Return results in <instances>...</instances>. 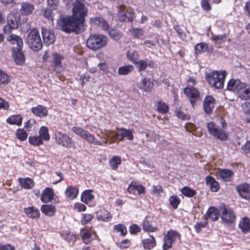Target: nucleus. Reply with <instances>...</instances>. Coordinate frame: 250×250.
Here are the masks:
<instances>
[{"label": "nucleus", "mask_w": 250, "mask_h": 250, "mask_svg": "<svg viewBox=\"0 0 250 250\" xmlns=\"http://www.w3.org/2000/svg\"><path fill=\"white\" fill-rule=\"evenodd\" d=\"M58 27L63 32L69 33H79L83 27V24L73 17H61L57 21Z\"/></svg>", "instance_id": "1"}, {"label": "nucleus", "mask_w": 250, "mask_h": 250, "mask_svg": "<svg viewBox=\"0 0 250 250\" xmlns=\"http://www.w3.org/2000/svg\"><path fill=\"white\" fill-rule=\"evenodd\" d=\"M226 76L225 71H214L206 74V80L210 85L221 89L223 87Z\"/></svg>", "instance_id": "2"}, {"label": "nucleus", "mask_w": 250, "mask_h": 250, "mask_svg": "<svg viewBox=\"0 0 250 250\" xmlns=\"http://www.w3.org/2000/svg\"><path fill=\"white\" fill-rule=\"evenodd\" d=\"M85 1V0H77L74 3L72 11L73 13L72 17L76 20L81 21L83 24L85 21V17L87 14V8L83 2Z\"/></svg>", "instance_id": "3"}, {"label": "nucleus", "mask_w": 250, "mask_h": 250, "mask_svg": "<svg viewBox=\"0 0 250 250\" xmlns=\"http://www.w3.org/2000/svg\"><path fill=\"white\" fill-rule=\"evenodd\" d=\"M107 43L106 37L101 35H92L86 41L88 48L93 50H96L104 46Z\"/></svg>", "instance_id": "4"}, {"label": "nucleus", "mask_w": 250, "mask_h": 250, "mask_svg": "<svg viewBox=\"0 0 250 250\" xmlns=\"http://www.w3.org/2000/svg\"><path fill=\"white\" fill-rule=\"evenodd\" d=\"M72 130L90 144L100 146L104 145L103 142L98 140L94 135L80 127L73 126L72 128Z\"/></svg>", "instance_id": "5"}, {"label": "nucleus", "mask_w": 250, "mask_h": 250, "mask_svg": "<svg viewBox=\"0 0 250 250\" xmlns=\"http://www.w3.org/2000/svg\"><path fill=\"white\" fill-rule=\"evenodd\" d=\"M27 41L30 48L34 51H38L42 47L41 38L39 31L36 29H33L29 32Z\"/></svg>", "instance_id": "6"}, {"label": "nucleus", "mask_w": 250, "mask_h": 250, "mask_svg": "<svg viewBox=\"0 0 250 250\" xmlns=\"http://www.w3.org/2000/svg\"><path fill=\"white\" fill-rule=\"evenodd\" d=\"M184 92L189 99L192 107L195 108L196 103L201 100L199 92L193 86H189L184 88Z\"/></svg>", "instance_id": "7"}, {"label": "nucleus", "mask_w": 250, "mask_h": 250, "mask_svg": "<svg viewBox=\"0 0 250 250\" xmlns=\"http://www.w3.org/2000/svg\"><path fill=\"white\" fill-rule=\"evenodd\" d=\"M55 139L59 145L64 147L71 148L75 145V143L72 138L64 133L57 132L55 134Z\"/></svg>", "instance_id": "8"}, {"label": "nucleus", "mask_w": 250, "mask_h": 250, "mask_svg": "<svg viewBox=\"0 0 250 250\" xmlns=\"http://www.w3.org/2000/svg\"><path fill=\"white\" fill-rule=\"evenodd\" d=\"M180 236L178 232L174 230H170L166 234H164L163 250H167L170 248L176 239L180 238Z\"/></svg>", "instance_id": "9"}, {"label": "nucleus", "mask_w": 250, "mask_h": 250, "mask_svg": "<svg viewBox=\"0 0 250 250\" xmlns=\"http://www.w3.org/2000/svg\"><path fill=\"white\" fill-rule=\"evenodd\" d=\"M220 212L221 218L224 222L229 224L235 221L236 215L230 208L222 206L220 208Z\"/></svg>", "instance_id": "10"}, {"label": "nucleus", "mask_w": 250, "mask_h": 250, "mask_svg": "<svg viewBox=\"0 0 250 250\" xmlns=\"http://www.w3.org/2000/svg\"><path fill=\"white\" fill-rule=\"evenodd\" d=\"M207 128L209 133L217 138L222 141L226 140L228 139V136L225 132L223 130L219 129L214 123L212 122L208 123Z\"/></svg>", "instance_id": "11"}, {"label": "nucleus", "mask_w": 250, "mask_h": 250, "mask_svg": "<svg viewBox=\"0 0 250 250\" xmlns=\"http://www.w3.org/2000/svg\"><path fill=\"white\" fill-rule=\"evenodd\" d=\"M63 60V56L58 53L55 52L51 55V66L57 73L61 72L62 69V62Z\"/></svg>", "instance_id": "12"}, {"label": "nucleus", "mask_w": 250, "mask_h": 250, "mask_svg": "<svg viewBox=\"0 0 250 250\" xmlns=\"http://www.w3.org/2000/svg\"><path fill=\"white\" fill-rule=\"evenodd\" d=\"M236 189L240 196L246 200L250 199V185L245 183L236 187Z\"/></svg>", "instance_id": "13"}, {"label": "nucleus", "mask_w": 250, "mask_h": 250, "mask_svg": "<svg viewBox=\"0 0 250 250\" xmlns=\"http://www.w3.org/2000/svg\"><path fill=\"white\" fill-rule=\"evenodd\" d=\"M104 138L105 139L103 142L104 145H106L107 142H109V144H112L115 142L116 140L119 141L120 138L119 132H115L113 130H107L104 133Z\"/></svg>", "instance_id": "14"}, {"label": "nucleus", "mask_w": 250, "mask_h": 250, "mask_svg": "<svg viewBox=\"0 0 250 250\" xmlns=\"http://www.w3.org/2000/svg\"><path fill=\"white\" fill-rule=\"evenodd\" d=\"M43 41L45 43L49 45L55 41V36L52 31L46 28H42V30Z\"/></svg>", "instance_id": "15"}, {"label": "nucleus", "mask_w": 250, "mask_h": 250, "mask_svg": "<svg viewBox=\"0 0 250 250\" xmlns=\"http://www.w3.org/2000/svg\"><path fill=\"white\" fill-rule=\"evenodd\" d=\"M215 103L214 99L210 96H206L203 104L204 110L208 114L212 113Z\"/></svg>", "instance_id": "16"}, {"label": "nucleus", "mask_w": 250, "mask_h": 250, "mask_svg": "<svg viewBox=\"0 0 250 250\" xmlns=\"http://www.w3.org/2000/svg\"><path fill=\"white\" fill-rule=\"evenodd\" d=\"M243 84L244 83L241 82L239 80L231 79L228 83V89L238 94Z\"/></svg>", "instance_id": "17"}, {"label": "nucleus", "mask_w": 250, "mask_h": 250, "mask_svg": "<svg viewBox=\"0 0 250 250\" xmlns=\"http://www.w3.org/2000/svg\"><path fill=\"white\" fill-rule=\"evenodd\" d=\"M234 175L233 172L229 169H222L219 170L217 173V177L222 181L225 182L230 181Z\"/></svg>", "instance_id": "18"}, {"label": "nucleus", "mask_w": 250, "mask_h": 250, "mask_svg": "<svg viewBox=\"0 0 250 250\" xmlns=\"http://www.w3.org/2000/svg\"><path fill=\"white\" fill-rule=\"evenodd\" d=\"M13 57L17 64L22 65L24 63V56L21 49H16L15 47H13Z\"/></svg>", "instance_id": "19"}, {"label": "nucleus", "mask_w": 250, "mask_h": 250, "mask_svg": "<svg viewBox=\"0 0 250 250\" xmlns=\"http://www.w3.org/2000/svg\"><path fill=\"white\" fill-rule=\"evenodd\" d=\"M90 22L92 24L98 26L104 30H107L109 28L108 23L101 17L91 18Z\"/></svg>", "instance_id": "20"}, {"label": "nucleus", "mask_w": 250, "mask_h": 250, "mask_svg": "<svg viewBox=\"0 0 250 250\" xmlns=\"http://www.w3.org/2000/svg\"><path fill=\"white\" fill-rule=\"evenodd\" d=\"M237 95L241 99L250 100V85L244 83Z\"/></svg>", "instance_id": "21"}, {"label": "nucleus", "mask_w": 250, "mask_h": 250, "mask_svg": "<svg viewBox=\"0 0 250 250\" xmlns=\"http://www.w3.org/2000/svg\"><path fill=\"white\" fill-rule=\"evenodd\" d=\"M7 40L14 45H16V49H22L23 42L21 37L15 34H11L7 38Z\"/></svg>", "instance_id": "22"}, {"label": "nucleus", "mask_w": 250, "mask_h": 250, "mask_svg": "<svg viewBox=\"0 0 250 250\" xmlns=\"http://www.w3.org/2000/svg\"><path fill=\"white\" fill-rule=\"evenodd\" d=\"M32 113L40 117H46L48 114V110L46 107L42 105H38L31 109Z\"/></svg>", "instance_id": "23"}, {"label": "nucleus", "mask_w": 250, "mask_h": 250, "mask_svg": "<svg viewBox=\"0 0 250 250\" xmlns=\"http://www.w3.org/2000/svg\"><path fill=\"white\" fill-rule=\"evenodd\" d=\"M97 218L104 222H107L111 219L112 215L106 210L104 208L101 209L96 213Z\"/></svg>", "instance_id": "24"}, {"label": "nucleus", "mask_w": 250, "mask_h": 250, "mask_svg": "<svg viewBox=\"0 0 250 250\" xmlns=\"http://www.w3.org/2000/svg\"><path fill=\"white\" fill-rule=\"evenodd\" d=\"M54 196L52 188H46L41 195V200L44 203H47L53 199Z\"/></svg>", "instance_id": "25"}, {"label": "nucleus", "mask_w": 250, "mask_h": 250, "mask_svg": "<svg viewBox=\"0 0 250 250\" xmlns=\"http://www.w3.org/2000/svg\"><path fill=\"white\" fill-rule=\"evenodd\" d=\"M218 210L213 207L209 208L205 215L206 220H210L212 221H214L218 219Z\"/></svg>", "instance_id": "26"}, {"label": "nucleus", "mask_w": 250, "mask_h": 250, "mask_svg": "<svg viewBox=\"0 0 250 250\" xmlns=\"http://www.w3.org/2000/svg\"><path fill=\"white\" fill-rule=\"evenodd\" d=\"M207 184L209 186L211 190L213 192H216L219 188V185L214 178L210 176L206 177Z\"/></svg>", "instance_id": "27"}, {"label": "nucleus", "mask_w": 250, "mask_h": 250, "mask_svg": "<svg viewBox=\"0 0 250 250\" xmlns=\"http://www.w3.org/2000/svg\"><path fill=\"white\" fill-rule=\"evenodd\" d=\"M134 64L139 72L145 70L147 66L152 67L153 65V63L152 62H147L146 60H144L134 62Z\"/></svg>", "instance_id": "28"}, {"label": "nucleus", "mask_w": 250, "mask_h": 250, "mask_svg": "<svg viewBox=\"0 0 250 250\" xmlns=\"http://www.w3.org/2000/svg\"><path fill=\"white\" fill-rule=\"evenodd\" d=\"M34 9V5L30 3L24 2L21 3V12L22 15H28L30 14Z\"/></svg>", "instance_id": "29"}, {"label": "nucleus", "mask_w": 250, "mask_h": 250, "mask_svg": "<svg viewBox=\"0 0 250 250\" xmlns=\"http://www.w3.org/2000/svg\"><path fill=\"white\" fill-rule=\"evenodd\" d=\"M24 210L26 215L30 218H38L40 215L39 210L33 207L25 208Z\"/></svg>", "instance_id": "30"}, {"label": "nucleus", "mask_w": 250, "mask_h": 250, "mask_svg": "<svg viewBox=\"0 0 250 250\" xmlns=\"http://www.w3.org/2000/svg\"><path fill=\"white\" fill-rule=\"evenodd\" d=\"M120 138L119 141H121L123 138H126L129 140H132L133 139L132 131L129 129L121 128L119 130Z\"/></svg>", "instance_id": "31"}, {"label": "nucleus", "mask_w": 250, "mask_h": 250, "mask_svg": "<svg viewBox=\"0 0 250 250\" xmlns=\"http://www.w3.org/2000/svg\"><path fill=\"white\" fill-rule=\"evenodd\" d=\"M67 198L72 200L75 198L78 193V189L76 187H68L65 192Z\"/></svg>", "instance_id": "32"}, {"label": "nucleus", "mask_w": 250, "mask_h": 250, "mask_svg": "<svg viewBox=\"0 0 250 250\" xmlns=\"http://www.w3.org/2000/svg\"><path fill=\"white\" fill-rule=\"evenodd\" d=\"M142 243L145 249L151 250L156 245V241L154 237L150 235L148 238L144 239Z\"/></svg>", "instance_id": "33"}, {"label": "nucleus", "mask_w": 250, "mask_h": 250, "mask_svg": "<svg viewBox=\"0 0 250 250\" xmlns=\"http://www.w3.org/2000/svg\"><path fill=\"white\" fill-rule=\"evenodd\" d=\"M41 210L45 215L52 216L56 212L55 207L52 205H44L41 207Z\"/></svg>", "instance_id": "34"}, {"label": "nucleus", "mask_w": 250, "mask_h": 250, "mask_svg": "<svg viewBox=\"0 0 250 250\" xmlns=\"http://www.w3.org/2000/svg\"><path fill=\"white\" fill-rule=\"evenodd\" d=\"M19 181L21 186L25 189L32 188L34 185L33 181L29 178H19Z\"/></svg>", "instance_id": "35"}, {"label": "nucleus", "mask_w": 250, "mask_h": 250, "mask_svg": "<svg viewBox=\"0 0 250 250\" xmlns=\"http://www.w3.org/2000/svg\"><path fill=\"white\" fill-rule=\"evenodd\" d=\"M153 83L150 79L144 78L139 84V88L146 91H149L153 86Z\"/></svg>", "instance_id": "36"}, {"label": "nucleus", "mask_w": 250, "mask_h": 250, "mask_svg": "<svg viewBox=\"0 0 250 250\" xmlns=\"http://www.w3.org/2000/svg\"><path fill=\"white\" fill-rule=\"evenodd\" d=\"M239 227L244 233L250 230V220L247 217H244L239 223Z\"/></svg>", "instance_id": "37"}, {"label": "nucleus", "mask_w": 250, "mask_h": 250, "mask_svg": "<svg viewBox=\"0 0 250 250\" xmlns=\"http://www.w3.org/2000/svg\"><path fill=\"white\" fill-rule=\"evenodd\" d=\"M80 235L85 244H88L92 239L91 232L87 229H82L80 232Z\"/></svg>", "instance_id": "38"}, {"label": "nucleus", "mask_w": 250, "mask_h": 250, "mask_svg": "<svg viewBox=\"0 0 250 250\" xmlns=\"http://www.w3.org/2000/svg\"><path fill=\"white\" fill-rule=\"evenodd\" d=\"M212 41L217 45L221 47V44L227 40V37L225 35H212L211 37Z\"/></svg>", "instance_id": "39"}, {"label": "nucleus", "mask_w": 250, "mask_h": 250, "mask_svg": "<svg viewBox=\"0 0 250 250\" xmlns=\"http://www.w3.org/2000/svg\"><path fill=\"white\" fill-rule=\"evenodd\" d=\"M22 118L19 115H13L7 119V122L11 125H20L21 124Z\"/></svg>", "instance_id": "40"}, {"label": "nucleus", "mask_w": 250, "mask_h": 250, "mask_svg": "<svg viewBox=\"0 0 250 250\" xmlns=\"http://www.w3.org/2000/svg\"><path fill=\"white\" fill-rule=\"evenodd\" d=\"M133 68L132 65L123 66L119 68L118 73L120 75H126L130 73Z\"/></svg>", "instance_id": "41"}, {"label": "nucleus", "mask_w": 250, "mask_h": 250, "mask_svg": "<svg viewBox=\"0 0 250 250\" xmlns=\"http://www.w3.org/2000/svg\"><path fill=\"white\" fill-rule=\"evenodd\" d=\"M7 23L12 26L13 29H17L18 27V19L12 14H10L7 17Z\"/></svg>", "instance_id": "42"}, {"label": "nucleus", "mask_w": 250, "mask_h": 250, "mask_svg": "<svg viewBox=\"0 0 250 250\" xmlns=\"http://www.w3.org/2000/svg\"><path fill=\"white\" fill-rule=\"evenodd\" d=\"M91 192V190H86L83 193L81 196V200L83 202L87 204L89 201L93 199L94 196Z\"/></svg>", "instance_id": "43"}, {"label": "nucleus", "mask_w": 250, "mask_h": 250, "mask_svg": "<svg viewBox=\"0 0 250 250\" xmlns=\"http://www.w3.org/2000/svg\"><path fill=\"white\" fill-rule=\"evenodd\" d=\"M40 137L42 140L47 141L49 140L50 137L48 133V128L45 126H42L39 131Z\"/></svg>", "instance_id": "44"}, {"label": "nucleus", "mask_w": 250, "mask_h": 250, "mask_svg": "<svg viewBox=\"0 0 250 250\" xmlns=\"http://www.w3.org/2000/svg\"><path fill=\"white\" fill-rule=\"evenodd\" d=\"M157 109L161 113H166L168 111V105L162 101L157 103Z\"/></svg>", "instance_id": "45"}, {"label": "nucleus", "mask_w": 250, "mask_h": 250, "mask_svg": "<svg viewBox=\"0 0 250 250\" xmlns=\"http://www.w3.org/2000/svg\"><path fill=\"white\" fill-rule=\"evenodd\" d=\"M121 163V159L118 156H114L109 161L110 167L113 169H116Z\"/></svg>", "instance_id": "46"}, {"label": "nucleus", "mask_w": 250, "mask_h": 250, "mask_svg": "<svg viewBox=\"0 0 250 250\" xmlns=\"http://www.w3.org/2000/svg\"><path fill=\"white\" fill-rule=\"evenodd\" d=\"M143 229L146 231L154 232L157 230V227H153L150 225L147 219L144 220L143 223Z\"/></svg>", "instance_id": "47"}, {"label": "nucleus", "mask_w": 250, "mask_h": 250, "mask_svg": "<svg viewBox=\"0 0 250 250\" xmlns=\"http://www.w3.org/2000/svg\"><path fill=\"white\" fill-rule=\"evenodd\" d=\"M134 14L130 12H122L120 19L125 21H130L133 19Z\"/></svg>", "instance_id": "48"}, {"label": "nucleus", "mask_w": 250, "mask_h": 250, "mask_svg": "<svg viewBox=\"0 0 250 250\" xmlns=\"http://www.w3.org/2000/svg\"><path fill=\"white\" fill-rule=\"evenodd\" d=\"M29 143L34 146H39L43 143V140L39 136H34L29 137Z\"/></svg>", "instance_id": "49"}, {"label": "nucleus", "mask_w": 250, "mask_h": 250, "mask_svg": "<svg viewBox=\"0 0 250 250\" xmlns=\"http://www.w3.org/2000/svg\"><path fill=\"white\" fill-rule=\"evenodd\" d=\"M16 136L21 141L25 140L28 136L27 132L23 128H20L17 130Z\"/></svg>", "instance_id": "50"}, {"label": "nucleus", "mask_w": 250, "mask_h": 250, "mask_svg": "<svg viewBox=\"0 0 250 250\" xmlns=\"http://www.w3.org/2000/svg\"><path fill=\"white\" fill-rule=\"evenodd\" d=\"M208 45L205 43H198L195 46V52L196 54H200L205 51Z\"/></svg>", "instance_id": "51"}, {"label": "nucleus", "mask_w": 250, "mask_h": 250, "mask_svg": "<svg viewBox=\"0 0 250 250\" xmlns=\"http://www.w3.org/2000/svg\"><path fill=\"white\" fill-rule=\"evenodd\" d=\"M126 56L127 59L131 62L134 63V62H137L138 59L139 55L138 53L136 51L132 52L130 51H128L126 53Z\"/></svg>", "instance_id": "52"}, {"label": "nucleus", "mask_w": 250, "mask_h": 250, "mask_svg": "<svg viewBox=\"0 0 250 250\" xmlns=\"http://www.w3.org/2000/svg\"><path fill=\"white\" fill-rule=\"evenodd\" d=\"M182 193L186 196L192 197L196 194V191L188 187H184L181 189Z\"/></svg>", "instance_id": "53"}, {"label": "nucleus", "mask_w": 250, "mask_h": 250, "mask_svg": "<svg viewBox=\"0 0 250 250\" xmlns=\"http://www.w3.org/2000/svg\"><path fill=\"white\" fill-rule=\"evenodd\" d=\"M93 218V215L91 214H83L81 222L83 225L87 224Z\"/></svg>", "instance_id": "54"}, {"label": "nucleus", "mask_w": 250, "mask_h": 250, "mask_svg": "<svg viewBox=\"0 0 250 250\" xmlns=\"http://www.w3.org/2000/svg\"><path fill=\"white\" fill-rule=\"evenodd\" d=\"M242 108L244 112L247 114L248 116H250L249 118H247L248 122L250 123V103L246 102L242 104Z\"/></svg>", "instance_id": "55"}, {"label": "nucleus", "mask_w": 250, "mask_h": 250, "mask_svg": "<svg viewBox=\"0 0 250 250\" xmlns=\"http://www.w3.org/2000/svg\"><path fill=\"white\" fill-rule=\"evenodd\" d=\"M53 14L52 10L49 8L45 9L43 11V16L49 21H52L53 20Z\"/></svg>", "instance_id": "56"}, {"label": "nucleus", "mask_w": 250, "mask_h": 250, "mask_svg": "<svg viewBox=\"0 0 250 250\" xmlns=\"http://www.w3.org/2000/svg\"><path fill=\"white\" fill-rule=\"evenodd\" d=\"M114 229L117 232H120L122 235H125L127 232L125 227L121 224L115 225Z\"/></svg>", "instance_id": "57"}, {"label": "nucleus", "mask_w": 250, "mask_h": 250, "mask_svg": "<svg viewBox=\"0 0 250 250\" xmlns=\"http://www.w3.org/2000/svg\"><path fill=\"white\" fill-rule=\"evenodd\" d=\"M131 36L134 38H139L143 35V31L142 29L139 28L133 29L130 30Z\"/></svg>", "instance_id": "58"}, {"label": "nucleus", "mask_w": 250, "mask_h": 250, "mask_svg": "<svg viewBox=\"0 0 250 250\" xmlns=\"http://www.w3.org/2000/svg\"><path fill=\"white\" fill-rule=\"evenodd\" d=\"M9 82L8 75L0 70V83H7Z\"/></svg>", "instance_id": "59"}, {"label": "nucleus", "mask_w": 250, "mask_h": 250, "mask_svg": "<svg viewBox=\"0 0 250 250\" xmlns=\"http://www.w3.org/2000/svg\"><path fill=\"white\" fill-rule=\"evenodd\" d=\"M171 205L174 208H176L179 204V200L177 196H171L169 198Z\"/></svg>", "instance_id": "60"}, {"label": "nucleus", "mask_w": 250, "mask_h": 250, "mask_svg": "<svg viewBox=\"0 0 250 250\" xmlns=\"http://www.w3.org/2000/svg\"><path fill=\"white\" fill-rule=\"evenodd\" d=\"M109 34L110 37L115 40H118L120 38V35L118 32L114 29H112L109 31Z\"/></svg>", "instance_id": "61"}, {"label": "nucleus", "mask_w": 250, "mask_h": 250, "mask_svg": "<svg viewBox=\"0 0 250 250\" xmlns=\"http://www.w3.org/2000/svg\"><path fill=\"white\" fill-rule=\"evenodd\" d=\"M65 239L69 243L73 244L76 241L77 238L75 234L68 232L66 234Z\"/></svg>", "instance_id": "62"}, {"label": "nucleus", "mask_w": 250, "mask_h": 250, "mask_svg": "<svg viewBox=\"0 0 250 250\" xmlns=\"http://www.w3.org/2000/svg\"><path fill=\"white\" fill-rule=\"evenodd\" d=\"M241 149L244 154L250 153V140L247 141L246 143L241 146Z\"/></svg>", "instance_id": "63"}, {"label": "nucleus", "mask_w": 250, "mask_h": 250, "mask_svg": "<svg viewBox=\"0 0 250 250\" xmlns=\"http://www.w3.org/2000/svg\"><path fill=\"white\" fill-rule=\"evenodd\" d=\"M74 208L78 211H84L86 209L85 206L80 203H76Z\"/></svg>", "instance_id": "64"}]
</instances>
